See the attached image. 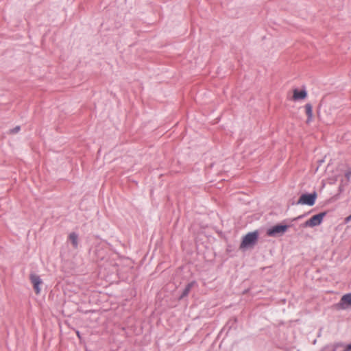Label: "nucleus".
<instances>
[{
    "instance_id": "nucleus-2",
    "label": "nucleus",
    "mask_w": 351,
    "mask_h": 351,
    "mask_svg": "<svg viewBox=\"0 0 351 351\" xmlns=\"http://www.w3.org/2000/svg\"><path fill=\"white\" fill-rule=\"evenodd\" d=\"M326 215V213H320L317 215H313L310 219L305 221L304 224H302L303 227H315L321 224L323 221L324 217Z\"/></svg>"
},
{
    "instance_id": "nucleus-9",
    "label": "nucleus",
    "mask_w": 351,
    "mask_h": 351,
    "mask_svg": "<svg viewBox=\"0 0 351 351\" xmlns=\"http://www.w3.org/2000/svg\"><path fill=\"white\" fill-rule=\"evenodd\" d=\"M305 108H306V113L308 116L307 122L308 123L311 121L312 117H313V109H312L311 105L309 104H306Z\"/></svg>"
},
{
    "instance_id": "nucleus-8",
    "label": "nucleus",
    "mask_w": 351,
    "mask_h": 351,
    "mask_svg": "<svg viewBox=\"0 0 351 351\" xmlns=\"http://www.w3.org/2000/svg\"><path fill=\"white\" fill-rule=\"evenodd\" d=\"M69 239L73 247L77 248L78 246V235L75 232H71L69 236Z\"/></svg>"
},
{
    "instance_id": "nucleus-15",
    "label": "nucleus",
    "mask_w": 351,
    "mask_h": 351,
    "mask_svg": "<svg viewBox=\"0 0 351 351\" xmlns=\"http://www.w3.org/2000/svg\"><path fill=\"white\" fill-rule=\"evenodd\" d=\"M348 349L351 350V344L348 346Z\"/></svg>"
},
{
    "instance_id": "nucleus-6",
    "label": "nucleus",
    "mask_w": 351,
    "mask_h": 351,
    "mask_svg": "<svg viewBox=\"0 0 351 351\" xmlns=\"http://www.w3.org/2000/svg\"><path fill=\"white\" fill-rule=\"evenodd\" d=\"M338 305L342 309L346 308L345 305L351 306V293H347L343 295L341 299V302Z\"/></svg>"
},
{
    "instance_id": "nucleus-14",
    "label": "nucleus",
    "mask_w": 351,
    "mask_h": 351,
    "mask_svg": "<svg viewBox=\"0 0 351 351\" xmlns=\"http://www.w3.org/2000/svg\"><path fill=\"white\" fill-rule=\"evenodd\" d=\"M303 216L302 215H300L298 216V217H296L295 219H301Z\"/></svg>"
},
{
    "instance_id": "nucleus-10",
    "label": "nucleus",
    "mask_w": 351,
    "mask_h": 351,
    "mask_svg": "<svg viewBox=\"0 0 351 351\" xmlns=\"http://www.w3.org/2000/svg\"><path fill=\"white\" fill-rule=\"evenodd\" d=\"M192 286H193V283H189V284L187 285V286L186 287V288L184 289V290L183 291L182 297H184V296L186 295L189 293V292L191 288L192 287Z\"/></svg>"
},
{
    "instance_id": "nucleus-4",
    "label": "nucleus",
    "mask_w": 351,
    "mask_h": 351,
    "mask_svg": "<svg viewBox=\"0 0 351 351\" xmlns=\"http://www.w3.org/2000/svg\"><path fill=\"white\" fill-rule=\"evenodd\" d=\"M316 197L317 195L315 193L302 194L298 201V204L313 206L315 202Z\"/></svg>"
},
{
    "instance_id": "nucleus-3",
    "label": "nucleus",
    "mask_w": 351,
    "mask_h": 351,
    "mask_svg": "<svg viewBox=\"0 0 351 351\" xmlns=\"http://www.w3.org/2000/svg\"><path fill=\"white\" fill-rule=\"evenodd\" d=\"M289 226L287 225H276L267 231V234L269 237H277L283 234L288 229Z\"/></svg>"
},
{
    "instance_id": "nucleus-13",
    "label": "nucleus",
    "mask_w": 351,
    "mask_h": 351,
    "mask_svg": "<svg viewBox=\"0 0 351 351\" xmlns=\"http://www.w3.org/2000/svg\"><path fill=\"white\" fill-rule=\"evenodd\" d=\"M350 176H351V172H347L346 173V176L348 178V179L350 178Z\"/></svg>"
},
{
    "instance_id": "nucleus-12",
    "label": "nucleus",
    "mask_w": 351,
    "mask_h": 351,
    "mask_svg": "<svg viewBox=\"0 0 351 351\" xmlns=\"http://www.w3.org/2000/svg\"><path fill=\"white\" fill-rule=\"evenodd\" d=\"M351 221V215L345 218V222L348 223Z\"/></svg>"
},
{
    "instance_id": "nucleus-11",
    "label": "nucleus",
    "mask_w": 351,
    "mask_h": 351,
    "mask_svg": "<svg viewBox=\"0 0 351 351\" xmlns=\"http://www.w3.org/2000/svg\"><path fill=\"white\" fill-rule=\"evenodd\" d=\"M20 126H16L13 129L10 130V133L15 134L17 133L20 130Z\"/></svg>"
},
{
    "instance_id": "nucleus-1",
    "label": "nucleus",
    "mask_w": 351,
    "mask_h": 351,
    "mask_svg": "<svg viewBox=\"0 0 351 351\" xmlns=\"http://www.w3.org/2000/svg\"><path fill=\"white\" fill-rule=\"evenodd\" d=\"M258 232L256 231L252 232H249L248 234H247L243 238L242 242L240 245V248L245 249L249 247L253 246L256 243V242L258 239Z\"/></svg>"
},
{
    "instance_id": "nucleus-7",
    "label": "nucleus",
    "mask_w": 351,
    "mask_h": 351,
    "mask_svg": "<svg viewBox=\"0 0 351 351\" xmlns=\"http://www.w3.org/2000/svg\"><path fill=\"white\" fill-rule=\"evenodd\" d=\"M307 95V93L305 90H298V89L293 90V98L294 100L304 99Z\"/></svg>"
},
{
    "instance_id": "nucleus-5",
    "label": "nucleus",
    "mask_w": 351,
    "mask_h": 351,
    "mask_svg": "<svg viewBox=\"0 0 351 351\" xmlns=\"http://www.w3.org/2000/svg\"><path fill=\"white\" fill-rule=\"evenodd\" d=\"M30 280L33 285L34 291L36 294H39L40 293L41 289L40 287V285H42L43 281L39 276L36 274H31Z\"/></svg>"
}]
</instances>
